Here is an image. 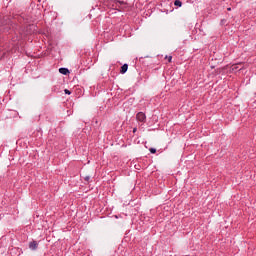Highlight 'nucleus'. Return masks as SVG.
<instances>
[{
  "mask_svg": "<svg viewBox=\"0 0 256 256\" xmlns=\"http://www.w3.org/2000/svg\"><path fill=\"white\" fill-rule=\"evenodd\" d=\"M104 5L108 7V9H115L116 11H123L125 9V1L120 0H105Z\"/></svg>",
  "mask_w": 256,
  "mask_h": 256,
  "instance_id": "obj_1",
  "label": "nucleus"
},
{
  "mask_svg": "<svg viewBox=\"0 0 256 256\" xmlns=\"http://www.w3.org/2000/svg\"><path fill=\"white\" fill-rule=\"evenodd\" d=\"M9 18L3 17L0 18V33H5V31H9Z\"/></svg>",
  "mask_w": 256,
  "mask_h": 256,
  "instance_id": "obj_2",
  "label": "nucleus"
},
{
  "mask_svg": "<svg viewBox=\"0 0 256 256\" xmlns=\"http://www.w3.org/2000/svg\"><path fill=\"white\" fill-rule=\"evenodd\" d=\"M137 121H140V123H145L147 121V116L143 112H138L136 115Z\"/></svg>",
  "mask_w": 256,
  "mask_h": 256,
  "instance_id": "obj_3",
  "label": "nucleus"
},
{
  "mask_svg": "<svg viewBox=\"0 0 256 256\" xmlns=\"http://www.w3.org/2000/svg\"><path fill=\"white\" fill-rule=\"evenodd\" d=\"M38 247H39V243H37V241L35 240L29 243V249L31 251H37Z\"/></svg>",
  "mask_w": 256,
  "mask_h": 256,
  "instance_id": "obj_4",
  "label": "nucleus"
},
{
  "mask_svg": "<svg viewBox=\"0 0 256 256\" xmlns=\"http://www.w3.org/2000/svg\"><path fill=\"white\" fill-rule=\"evenodd\" d=\"M129 69V65L128 64H124L121 66V70H120V73L122 75H125V72Z\"/></svg>",
  "mask_w": 256,
  "mask_h": 256,
  "instance_id": "obj_5",
  "label": "nucleus"
},
{
  "mask_svg": "<svg viewBox=\"0 0 256 256\" xmlns=\"http://www.w3.org/2000/svg\"><path fill=\"white\" fill-rule=\"evenodd\" d=\"M59 73H61V75H69V70L67 68H59Z\"/></svg>",
  "mask_w": 256,
  "mask_h": 256,
  "instance_id": "obj_6",
  "label": "nucleus"
},
{
  "mask_svg": "<svg viewBox=\"0 0 256 256\" xmlns=\"http://www.w3.org/2000/svg\"><path fill=\"white\" fill-rule=\"evenodd\" d=\"M174 5H175V7H182L183 6V2H181V0H175L174 1Z\"/></svg>",
  "mask_w": 256,
  "mask_h": 256,
  "instance_id": "obj_7",
  "label": "nucleus"
},
{
  "mask_svg": "<svg viewBox=\"0 0 256 256\" xmlns=\"http://www.w3.org/2000/svg\"><path fill=\"white\" fill-rule=\"evenodd\" d=\"M165 59L168 60V63H171V61L173 60V56H166Z\"/></svg>",
  "mask_w": 256,
  "mask_h": 256,
  "instance_id": "obj_8",
  "label": "nucleus"
},
{
  "mask_svg": "<svg viewBox=\"0 0 256 256\" xmlns=\"http://www.w3.org/2000/svg\"><path fill=\"white\" fill-rule=\"evenodd\" d=\"M149 151H150V153H152V154L157 153V149H155V148H150Z\"/></svg>",
  "mask_w": 256,
  "mask_h": 256,
  "instance_id": "obj_9",
  "label": "nucleus"
},
{
  "mask_svg": "<svg viewBox=\"0 0 256 256\" xmlns=\"http://www.w3.org/2000/svg\"><path fill=\"white\" fill-rule=\"evenodd\" d=\"M64 92L66 95H71V91L69 89H65Z\"/></svg>",
  "mask_w": 256,
  "mask_h": 256,
  "instance_id": "obj_10",
  "label": "nucleus"
},
{
  "mask_svg": "<svg viewBox=\"0 0 256 256\" xmlns=\"http://www.w3.org/2000/svg\"><path fill=\"white\" fill-rule=\"evenodd\" d=\"M89 179H91V177H90V176H86V177H84V181H89Z\"/></svg>",
  "mask_w": 256,
  "mask_h": 256,
  "instance_id": "obj_11",
  "label": "nucleus"
},
{
  "mask_svg": "<svg viewBox=\"0 0 256 256\" xmlns=\"http://www.w3.org/2000/svg\"><path fill=\"white\" fill-rule=\"evenodd\" d=\"M35 27H36V26L33 25V24H32V25H29V28H30V29H35Z\"/></svg>",
  "mask_w": 256,
  "mask_h": 256,
  "instance_id": "obj_12",
  "label": "nucleus"
},
{
  "mask_svg": "<svg viewBox=\"0 0 256 256\" xmlns=\"http://www.w3.org/2000/svg\"><path fill=\"white\" fill-rule=\"evenodd\" d=\"M133 133H137V128H133Z\"/></svg>",
  "mask_w": 256,
  "mask_h": 256,
  "instance_id": "obj_13",
  "label": "nucleus"
},
{
  "mask_svg": "<svg viewBox=\"0 0 256 256\" xmlns=\"http://www.w3.org/2000/svg\"><path fill=\"white\" fill-rule=\"evenodd\" d=\"M227 11H231V8H227Z\"/></svg>",
  "mask_w": 256,
  "mask_h": 256,
  "instance_id": "obj_14",
  "label": "nucleus"
}]
</instances>
